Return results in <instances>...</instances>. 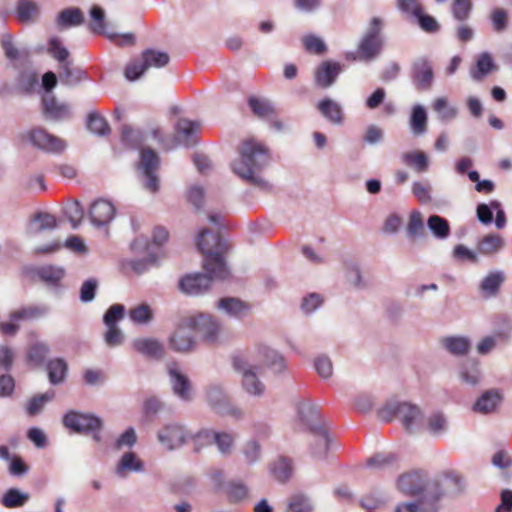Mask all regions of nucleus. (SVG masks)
I'll return each mask as SVG.
<instances>
[{
	"instance_id": "nucleus-41",
	"label": "nucleus",
	"mask_w": 512,
	"mask_h": 512,
	"mask_svg": "<svg viewBox=\"0 0 512 512\" xmlns=\"http://www.w3.org/2000/svg\"><path fill=\"white\" fill-rule=\"evenodd\" d=\"M84 22V15L79 8H67L62 10L57 17V26L60 29L79 26Z\"/></svg>"
},
{
	"instance_id": "nucleus-59",
	"label": "nucleus",
	"mask_w": 512,
	"mask_h": 512,
	"mask_svg": "<svg viewBox=\"0 0 512 512\" xmlns=\"http://www.w3.org/2000/svg\"><path fill=\"white\" fill-rule=\"evenodd\" d=\"M347 269L348 271L346 278L351 286L359 290L367 288L368 283L364 279L361 269L357 264L351 263L348 265Z\"/></svg>"
},
{
	"instance_id": "nucleus-37",
	"label": "nucleus",
	"mask_w": 512,
	"mask_h": 512,
	"mask_svg": "<svg viewBox=\"0 0 512 512\" xmlns=\"http://www.w3.org/2000/svg\"><path fill=\"white\" fill-rule=\"evenodd\" d=\"M505 246L504 238L499 234H488L478 242V251L483 255H494Z\"/></svg>"
},
{
	"instance_id": "nucleus-53",
	"label": "nucleus",
	"mask_w": 512,
	"mask_h": 512,
	"mask_svg": "<svg viewBox=\"0 0 512 512\" xmlns=\"http://www.w3.org/2000/svg\"><path fill=\"white\" fill-rule=\"evenodd\" d=\"M504 280L501 272L489 273L480 284V289L486 297L495 296Z\"/></svg>"
},
{
	"instance_id": "nucleus-34",
	"label": "nucleus",
	"mask_w": 512,
	"mask_h": 512,
	"mask_svg": "<svg viewBox=\"0 0 512 512\" xmlns=\"http://www.w3.org/2000/svg\"><path fill=\"white\" fill-rule=\"evenodd\" d=\"M427 113L425 108L420 105H414L411 111L409 126L413 135H423L427 131Z\"/></svg>"
},
{
	"instance_id": "nucleus-5",
	"label": "nucleus",
	"mask_w": 512,
	"mask_h": 512,
	"mask_svg": "<svg viewBox=\"0 0 512 512\" xmlns=\"http://www.w3.org/2000/svg\"><path fill=\"white\" fill-rule=\"evenodd\" d=\"M239 356H246L250 361L263 368L270 370L272 373L279 375L286 371L287 364L285 357L276 349L266 345L257 344L247 352L237 353Z\"/></svg>"
},
{
	"instance_id": "nucleus-24",
	"label": "nucleus",
	"mask_w": 512,
	"mask_h": 512,
	"mask_svg": "<svg viewBox=\"0 0 512 512\" xmlns=\"http://www.w3.org/2000/svg\"><path fill=\"white\" fill-rule=\"evenodd\" d=\"M412 77L417 88L427 90L433 82V70L430 62L425 58H419L413 63Z\"/></svg>"
},
{
	"instance_id": "nucleus-15",
	"label": "nucleus",
	"mask_w": 512,
	"mask_h": 512,
	"mask_svg": "<svg viewBox=\"0 0 512 512\" xmlns=\"http://www.w3.org/2000/svg\"><path fill=\"white\" fill-rule=\"evenodd\" d=\"M131 249L138 254H143L144 258L134 259L126 262V267L130 268L136 274H142L158 260V254L151 250L145 237H137L131 244Z\"/></svg>"
},
{
	"instance_id": "nucleus-50",
	"label": "nucleus",
	"mask_w": 512,
	"mask_h": 512,
	"mask_svg": "<svg viewBox=\"0 0 512 512\" xmlns=\"http://www.w3.org/2000/svg\"><path fill=\"white\" fill-rule=\"evenodd\" d=\"M273 477L279 482L287 481L292 474L291 460L286 457L277 458L270 467Z\"/></svg>"
},
{
	"instance_id": "nucleus-9",
	"label": "nucleus",
	"mask_w": 512,
	"mask_h": 512,
	"mask_svg": "<svg viewBox=\"0 0 512 512\" xmlns=\"http://www.w3.org/2000/svg\"><path fill=\"white\" fill-rule=\"evenodd\" d=\"M21 138L29 142L34 148L48 154H60L67 148L64 139L41 127L31 128L23 132Z\"/></svg>"
},
{
	"instance_id": "nucleus-62",
	"label": "nucleus",
	"mask_w": 512,
	"mask_h": 512,
	"mask_svg": "<svg viewBox=\"0 0 512 512\" xmlns=\"http://www.w3.org/2000/svg\"><path fill=\"white\" fill-rule=\"evenodd\" d=\"M226 493L232 502H241L248 497V487L242 482H230L227 485Z\"/></svg>"
},
{
	"instance_id": "nucleus-31",
	"label": "nucleus",
	"mask_w": 512,
	"mask_h": 512,
	"mask_svg": "<svg viewBox=\"0 0 512 512\" xmlns=\"http://www.w3.org/2000/svg\"><path fill=\"white\" fill-rule=\"evenodd\" d=\"M423 488L424 481L418 472L403 474L397 480V489L405 495H416Z\"/></svg>"
},
{
	"instance_id": "nucleus-58",
	"label": "nucleus",
	"mask_w": 512,
	"mask_h": 512,
	"mask_svg": "<svg viewBox=\"0 0 512 512\" xmlns=\"http://www.w3.org/2000/svg\"><path fill=\"white\" fill-rule=\"evenodd\" d=\"M88 129L99 136L107 135L110 132L106 120L97 113H90L87 118Z\"/></svg>"
},
{
	"instance_id": "nucleus-44",
	"label": "nucleus",
	"mask_w": 512,
	"mask_h": 512,
	"mask_svg": "<svg viewBox=\"0 0 512 512\" xmlns=\"http://www.w3.org/2000/svg\"><path fill=\"white\" fill-rule=\"evenodd\" d=\"M298 414L301 421L307 425L311 431V424L322 425L319 419L317 407L309 401H301L298 403Z\"/></svg>"
},
{
	"instance_id": "nucleus-61",
	"label": "nucleus",
	"mask_w": 512,
	"mask_h": 512,
	"mask_svg": "<svg viewBox=\"0 0 512 512\" xmlns=\"http://www.w3.org/2000/svg\"><path fill=\"white\" fill-rule=\"evenodd\" d=\"M249 106L253 113L261 118H268L274 113L271 103L264 99L252 97L249 99Z\"/></svg>"
},
{
	"instance_id": "nucleus-18",
	"label": "nucleus",
	"mask_w": 512,
	"mask_h": 512,
	"mask_svg": "<svg viewBox=\"0 0 512 512\" xmlns=\"http://www.w3.org/2000/svg\"><path fill=\"white\" fill-rule=\"evenodd\" d=\"M206 273H194L182 277L179 281L181 292L189 296H199L207 292L211 287V280L216 278Z\"/></svg>"
},
{
	"instance_id": "nucleus-8",
	"label": "nucleus",
	"mask_w": 512,
	"mask_h": 512,
	"mask_svg": "<svg viewBox=\"0 0 512 512\" xmlns=\"http://www.w3.org/2000/svg\"><path fill=\"white\" fill-rule=\"evenodd\" d=\"M382 26L380 18L371 19L369 27L358 45L357 56L354 59L371 61L380 54L384 42L381 35Z\"/></svg>"
},
{
	"instance_id": "nucleus-7",
	"label": "nucleus",
	"mask_w": 512,
	"mask_h": 512,
	"mask_svg": "<svg viewBox=\"0 0 512 512\" xmlns=\"http://www.w3.org/2000/svg\"><path fill=\"white\" fill-rule=\"evenodd\" d=\"M64 425L78 433L91 434L92 439L100 443L102 441L101 430L103 421L100 417L90 413L70 411L64 415Z\"/></svg>"
},
{
	"instance_id": "nucleus-42",
	"label": "nucleus",
	"mask_w": 512,
	"mask_h": 512,
	"mask_svg": "<svg viewBox=\"0 0 512 512\" xmlns=\"http://www.w3.org/2000/svg\"><path fill=\"white\" fill-rule=\"evenodd\" d=\"M30 499V495L17 488L8 489L1 498V504L8 509L23 507Z\"/></svg>"
},
{
	"instance_id": "nucleus-14",
	"label": "nucleus",
	"mask_w": 512,
	"mask_h": 512,
	"mask_svg": "<svg viewBox=\"0 0 512 512\" xmlns=\"http://www.w3.org/2000/svg\"><path fill=\"white\" fill-rule=\"evenodd\" d=\"M168 376L173 394L183 402L193 401L195 397L193 385L177 364L168 366Z\"/></svg>"
},
{
	"instance_id": "nucleus-21",
	"label": "nucleus",
	"mask_w": 512,
	"mask_h": 512,
	"mask_svg": "<svg viewBox=\"0 0 512 512\" xmlns=\"http://www.w3.org/2000/svg\"><path fill=\"white\" fill-rule=\"evenodd\" d=\"M145 464L134 452H125L117 462L115 473L118 477L125 478L130 473H143Z\"/></svg>"
},
{
	"instance_id": "nucleus-33",
	"label": "nucleus",
	"mask_w": 512,
	"mask_h": 512,
	"mask_svg": "<svg viewBox=\"0 0 512 512\" xmlns=\"http://www.w3.org/2000/svg\"><path fill=\"white\" fill-rule=\"evenodd\" d=\"M432 109L442 122H449L457 118L458 108L451 104L446 96L438 97L432 102Z\"/></svg>"
},
{
	"instance_id": "nucleus-16",
	"label": "nucleus",
	"mask_w": 512,
	"mask_h": 512,
	"mask_svg": "<svg viewBox=\"0 0 512 512\" xmlns=\"http://www.w3.org/2000/svg\"><path fill=\"white\" fill-rule=\"evenodd\" d=\"M158 166V155L152 149H143L141 151L139 168L145 177L144 187L150 192H156L159 189V179L156 175Z\"/></svg>"
},
{
	"instance_id": "nucleus-54",
	"label": "nucleus",
	"mask_w": 512,
	"mask_h": 512,
	"mask_svg": "<svg viewBox=\"0 0 512 512\" xmlns=\"http://www.w3.org/2000/svg\"><path fill=\"white\" fill-rule=\"evenodd\" d=\"M49 380L52 384H60L67 373V363L60 358L49 361L47 365Z\"/></svg>"
},
{
	"instance_id": "nucleus-26",
	"label": "nucleus",
	"mask_w": 512,
	"mask_h": 512,
	"mask_svg": "<svg viewBox=\"0 0 512 512\" xmlns=\"http://www.w3.org/2000/svg\"><path fill=\"white\" fill-rule=\"evenodd\" d=\"M1 45L6 57L12 61L14 68H26L29 64V53L25 49H17L12 43L10 34H3Z\"/></svg>"
},
{
	"instance_id": "nucleus-39",
	"label": "nucleus",
	"mask_w": 512,
	"mask_h": 512,
	"mask_svg": "<svg viewBox=\"0 0 512 512\" xmlns=\"http://www.w3.org/2000/svg\"><path fill=\"white\" fill-rule=\"evenodd\" d=\"M406 235L412 240L425 236L424 219L420 211L413 210L410 212L406 225Z\"/></svg>"
},
{
	"instance_id": "nucleus-10",
	"label": "nucleus",
	"mask_w": 512,
	"mask_h": 512,
	"mask_svg": "<svg viewBox=\"0 0 512 512\" xmlns=\"http://www.w3.org/2000/svg\"><path fill=\"white\" fill-rule=\"evenodd\" d=\"M169 62V56L165 52L157 50H145L139 59L132 60L125 68V77L129 81L139 79L149 68H162Z\"/></svg>"
},
{
	"instance_id": "nucleus-17",
	"label": "nucleus",
	"mask_w": 512,
	"mask_h": 512,
	"mask_svg": "<svg viewBox=\"0 0 512 512\" xmlns=\"http://www.w3.org/2000/svg\"><path fill=\"white\" fill-rule=\"evenodd\" d=\"M196 438L206 445L215 444L218 452L223 456L231 455L234 450L235 435L232 433L202 430L197 433Z\"/></svg>"
},
{
	"instance_id": "nucleus-49",
	"label": "nucleus",
	"mask_w": 512,
	"mask_h": 512,
	"mask_svg": "<svg viewBox=\"0 0 512 512\" xmlns=\"http://www.w3.org/2000/svg\"><path fill=\"white\" fill-rule=\"evenodd\" d=\"M37 276L50 285H57L64 277L65 271L62 267L45 265L37 268Z\"/></svg>"
},
{
	"instance_id": "nucleus-27",
	"label": "nucleus",
	"mask_w": 512,
	"mask_h": 512,
	"mask_svg": "<svg viewBox=\"0 0 512 512\" xmlns=\"http://www.w3.org/2000/svg\"><path fill=\"white\" fill-rule=\"evenodd\" d=\"M133 349L149 358L160 359L164 355V346L161 341L153 337L137 338L132 343Z\"/></svg>"
},
{
	"instance_id": "nucleus-55",
	"label": "nucleus",
	"mask_w": 512,
	"mask_h": 512,
	"mask_svg": "<svg viewBox=\"0 0 512 512\" xmlns=\"http://www.w3.org/2000/svg\"><path fill=\"white\" fill-rule=\"evenodd\" d=\"M85 76L81 70H74L69 62H64L61 65L60 81L66 85H75L79 83Z\"/></svg>"
},
{
	"instance_id": "nucleus-48",
	"label": "nucleus",
	"mask_w": 512,
	"mask_h": 512,
	"mask_svg": "<svg viewBox=\"0 0 512 512\" xmlns=\"http://www.w3.org/2000/svg\"><path fill=\"white\" fill-rule=\"evenodd\" d=\"M417 510L421 512H438V499L433 498L431 501L424 499L417 504L412 502L402 503L395 508V512H416Z\"/></svg>"
},
{
	"instance_id": "nucleus-12",
	"label": "nucleus",
	"mask_w": 512,
	"mask_h": 512,
	"mask_svg": "<svg viewBox=\"0 0 512 512\" xmlns=\"http://www.w3.org/2000/svg\"><path fill=\"white\" fill-rule=\"evenodd\" d=\"M189 319L194 322L193 329L199 337L208 343L218 342L223 335L222 323L211 314L190 313Z\"/></svg>"
},
{
	"instance_id": "nucleus-30",
	"label": "nucleus",
	"mask_w": 512,
	"mask_h": 512,
	"mask_svg": "<svg viewBox=\"0 0 512 512\" xmlns=\"http://www.w3.org/2000/svg\"><path fill=\"white\" fill-rule=\"evenodd\" d=\"M43 110L47 118L52 120H63L71 116V108L68 103L59 102L54 96L43 98Z\"/></svg>"
},
{
	"instance_id": "nucleus-1",
	"label": "nucleus",
	"mask_w": 512,
	"mask_h": 512,
	"mask_svg": "<svg viewBox=\"0 0 512 512\" xmlns=\"http://www.w3.org/2000/svg\"><path fill=\"white\" fill-rule=\"evenodd\" d=\"M269 163V154L265 147L254 140H247L239 148V157L231 163L232 171L240 178L259 187L270 190L271 185L266 181L261 171Z\"/></svg>"
},
{
	"instance_id": "nucleus-64",
	"label": "nucleus",
	"mask_w": 512,
	"mask_h": 512,
	"mask_svg": "<svg viewBox=\"0 0 512 512\" xmlns=\"http://www.w3.org/2000/svg\"><path fill=\"white\" fill-rule=\"evenodd\" d=\"M49 54L59 61L61 64L66 62L69 51L62 45V42L57 37H52L48 44Z\"/></svg>"
},
{
	"instance_id": "nucleus-51",
	"label": "nucleus",
	"mask_w": 512,
	"mask_h": 512,
	"mask_svg": "<svg viewBox=\"0 0 512 512\" xmlns=\"http://www.w3.org/2000/svg\"><path fill=\"white\" fill-rule=\"evenodd\" d=\"M16 12L20 22L28 23L34 21L37 18L39 7L35 2L31 0H19Z\"/></svg>"
},
{
	"instance_id": "nucleus-4",
	"label": "nucleus",
	"mask_w": 512,
	"mask_h": 512,
	"mask_svg": "<svg viewBox=\"0 0 512 512\" xmlns=\"http://www.w3.org/2000/svg\"><path fill=\"white\" fill-rule=\"evenodd\" d=\"M233 368L241 375L243 390L252 397L260 398L265 394L266 386L259 379L260 366L246 356L235 354L232 359Z\"/></svg>"
},
{
	"instance_id": "nucleus-11",
	"label": "nucleus",
	"mask_w": 512,
	"mask_h": 512,
	"mask_svg": "<svg viewBox=\"0 0 512 512\" xmlns=\"http://www.w3.org/2000/svg\"><path fill=\"white\" fill-rule=\"evenodd\" d=\"M205 400L208 406L219 415L232 416L241 419L243 411L234 406L224 387L218 383L209 384L205 388Z\"/></svg>"
},
{
	"instance_id": "nucleus-13",
	"label": "nucleus",
	"mask_w": 512,
	"mask_h": 512,
	"mask_svg": "<svg viewBox=\"0 0 512 512\" xmlns=\"http://www.w3.org/2000/svg\"><path fill=\"white\" fill-rule=\"evenodd\" d=\"M187 429L176 422L163 425L157 432V440L167 451H173L183 446L189 439Z\"/></svg>"
},
{
	"instance_id": "nucleus-40",
	"label": "nucleus",
	"mask_w": 512,
	"mask_h": 512,
	"mask_svg": "<svg viewBox=\"0 0 512 512\" xmlns=\"http://www.w3.org/2000/svg\"><path fill=\"white\" fill-rule=\"evenodd\" d=\"M318 109L330 122L335 124L343 122L342 108L336 101L325 98L318 103Z\"/></svg>"
},
{
	"instance_id": "nucleus-3",
	"label": "nucleus",
	"mask_w": 512,
	"mask_h": 512,
	"mask_svg": "<svg viewBox=\"0 0 512 512\" xmlns=\"http://www.w3.org/2000/svg\"><path fill=\"white\" fill-rule=\"evenodd\" d=\"M378 417L385 422L397 417L404 428L411 432L421 428L424 420L422 411L417 405L398 401L387 402L378 410Z\"/></svg>"
},
{
	"instance_id": "nucleus-63",
	"label": "nucleus",
	"mask_w": 512,
	"mask_h": 512,
	"mask_svg": "<svg viewBox=\"0 0 512 512\" xmlns=\"http://www.w3.org/2000/svg\"><path fill=\"white\" fill-rule=\"evenodd\" d=\"M412 194L421 204H428L432 200V187L427 182L415 181L412 183Z\"/></svg>"
},
{
	"instance_id": "nucleus-23",
	"label": "nucleus",
	"mask_w": 512,
	"mask_h": 512,
	"mask_svg": "<svg viewBox=\"0 0 512 512\" xmlns=\"http://www.w3.org/2000/svg\"><path fill=\"white\" fill-rule=\"evenodd\" d=\"M421 428L432 437H442L449 430L448 417L441 411H434L423 420Z\"/></svg>"
},
{
	"instance_id": "nucleus-35",
	"label": "nucleus",
	"mask_w": 512,
	"mask_h": 512,
	"mask_svg": "<svg viewBox=\"0 0 512 512\" xmlns=\"http://www.w3.org/2000/svg\"><path fill=\"white\" fill-rule=\"evenodd\" d=\"M495 69V63L492 56L488 52L478 55L476 64L470 70L471 77L476 81H481Z\"/></svg>"
},
{
	"instance_id": "nucleus-56",
	"label": "nucleus",
	"mask_w": 512,
	"mask_h": 512,
	"mask_svg": "<svg viewBox=\"0 0 512 512\" xmlns=\"http://www.w3.org/2000/svg\"><path fill=\"white\" fill-rule=\"evenodd\" d=\"M54 396V391H48L44 394L31 398L26 405V412L31 416L39 414L44 405L51 401Z\"/></svg>"
},
{
	"instance_id": "nucleus-6",
	"label": "nucleus",
	"mask_w": 512,
	"mask_h": 512,
	"mask_svg": "<svg viewBox=\"0 0 512 512\" xmlns=\"http://www.w3.org/2000/svg\"><path fill=\"white\" fill-rule=\"evenodd\" d=\"M193 324L188 314L179 318L175 329L167 338L169 349L177 353H189L195 349L197 341Z\"/></svg>"
},
{
	"instance_id": "nucleus-60",
	"label": "nucleus",
	"mask_w": 512,
	"mask_h": 512,
	"mask_svg": "<svg viewBox=\"0 0 512 512\" xmlns=\"http://www.w3.org/2000/svg\"><path fill=\"white\" fill-rule=\"evenodd\" d=\"M48 353L49 348L46 344L36 343L29 349L28 361L34 366H41L44 363Z\"/></svg>"
},
{
	"instance_id": "nucleus-43",
	"label": "nucleus",
	"mask_w": 512,
	"mask_h": 512,
	"mask_svg": "<svg viewBox=\"0 0 512 512\" xmlns=\"http://www.w3.org/2000/svg\"><path fill=\"white\" fill-rule=\"evenodd\" d=\"M128 317L134 324L148 325L154 318V312L150 305L141 303L129 309Z\"/></svg>"
},
{
	"instance_id": "nucleus-19",
	"label": "nucleus",
	"mask_w": 512,
	"mask_h": 512,
	"mask_svg": "<svg viewBox=\"0 0 512 512\" xmlns=\"http://www.w3.org/2000/svg\"><path fill=\"white\" fill-rule=\"evenodd\" d=\"M342 71L343 66L339 62L324 61L315 70V84L320 88H328L335 83Z\"/></svg>"
},
{
	"instance_id": "nucleus-32",
	"label": "nucleus",
	"mask_w": 512,
	"mask_h": 512,
	"mask_svg": "<svg viewBox=\"0 0 512 512\" xmlns=\"http://www.w3.org/2000/svg\"><path fill=\"white\" fill-rule=\"evenodd\" d=\"M441 346L454 356L466 355L471 347L470 340L465 336H445L440 339Z\"/></svg>"
},
{
	"instance_id": "nucleus-45",
	"label": "nucleus",
	"mask_w": 512,
	"mask_h": 512,
	"mask_svg": "<svg viewBox=\"0 0 512 512\" xmlns=\"http://www.w3.org/2000/svg\"><path fill=\"white\" fill-rule=\"evenodd\" d=\"M401 161L403 164L415 168L418 172H425L429 166L427 155L422 151H409L402 153Z\"/></svg>"
},
{
	"instance_id": "nucleus-52",
	"label": "nucleus",
	"mask_w": 512,
	"mask_h": 512,
	"mask_svg": "<svg viewBox=\"0 0 512 512\" xmlns=\"http://www.w3.org/2000/svg\"><path fill=\"white\" fill-rule=\"evenodd\" d=\"M241 453L244 461L249 465H253L261 459L262 446L257 439L252 438L244 443L241 448Z\"/></svg>"
},
{
	"instance_id": "nucleus-38",
	"label": "nucleus",
	"mask_w": 512,
	"mask_h": 512,
	"mask_svg": "<svg viewBox=\"0 0 512 512\" xmlns=\"http://www.w3.org/2000/svg\"><path fill=\"white\" fill-rule=\"evenodd\" d=\"M199 123L188 119H179L175 125L177 138L184 145L193 143V135L199 130Z\"/></svg>"
},
{
	"instance_id": "nucleus-25",
	"label": "nucleus",
	"mask_w": 512,
	"mask_h": 512,
	"mask_svg": "<svg viewBox=\"0 0 512 512\" xmlns=\"http://www.w3.org/2000/svg\"><path fill=\"white\" fill-rule=\"evenodd\" d=\"M1 45L6 57L12 61L14 68H26L29 64V53L25 49H17L12 43L10 34H3Z\"/></svg>"
},
{
	"instance_id": "nucleus-20",
	"label": "nucleus",
	"mask_w": 512,
	"mask_h": 512,
	"mask_svg": "<svg viewBox=\"0 0 512 512\" xmlns=\"http://www.w3.org/2000/svg\"><path fill=\"white\" fill-rule=\"evenodd\" d=\"M215 307L226 316L242 319L250 312V305L238 298L223 297L216 302Z\"/></svg>"
},
{
	"instance_id": "nucleus-36",
	"label": "nucleus",
	"mask_w": 512,
	"mask_h": 512,
	"mask_svg": "<svg viewBox=\"0 0 512 512\" xmlns=\"http://www.w3.org/2000/svg\"><path fill=\"white\" fill-rule=\"evenodd\" d=\"M49 312V307L45 305L41 306H25L18 310H15L11 313V319L13 321H18L19 323L22 321H29L41 318L47 315Z\"/></svg>"
},
{
	"instance_id": "nucleus-2",
	"label": "nucleus",
	"mask_w": 512,
	"mask_h": 512,
	"mask_svg": "<svg viewBox=\"0 0 512 512\" xmlns=\"http://www.w3.org/2000/svg\"><path fill=\"white\" fill-rule=\"evenodd\" d=\"M197 246L204 255L203 267L216 280H225L230 276V269L223 257L228 249L227 243L218 234L203 229L197 240Z\"/></svg>"
},
{
	"instance_id": "nucleus-28",
	"label": "nucleus",
	"mask_w": 512,
	"mask_h": 512,
	"mask_svg": "<svg viewBox=\"0 0 512 512\" xmlns=\"http://www.w3.org/2000/svg\"><path fill=\"white\" fill-rule=\"evenodd\" d=\"M89 213L93 225L103 226L113 219L115 209L109 201L99 199L91 205Z\"/></svg>"
},
{
	"instance_id": "nucleus-22",
	"label": "nucleus",
	"mask_w": 512,
	"mask_h": 512,
	"mask_svg": "<svg viewBox=\"0 0 512 512\" xmlns=\"http://www.w3.org/2000/svg\"><path fill=\"white\" fill-rule=\"evenodd\" d=\"M314 437L312 444V454L317 459H323L327 456L333 443L327 430L322 425L311 424V431Z\"/></svg>"
},
{
	"instance_id": "nucleus-29",
	"label": "nucleus",
	"mask_w": 512,
	"mask_h": 512,
	"mask_svg": "<svg viewBox=\"0 0 512 512\" xmlns=\"http://www.w3.org/2000/svg\"><path fill=\"white\" fill-rule=\"evenodd\" d=\"M502 401V394L491 389L484 392L473 404V411L483 415L494 413Z\"/></svg>"
},
{
	"instance_id": "nucleus-57",
	"label": "nucleus",
	"mask_w": 512,
	"mask_h": 512,
	"mask_svg": "<svg viewBox=\"0 0 512 512\" xmlns=\"http://www.w3.org/2000/svg\"><path fill=\"white\" fill-rule=\"evenodd\" d=\"M313 504L311 500L302 494L293 495L288 503L286 512H312Z\"/></svg>"
},
{
	"instance_id": "nucleus-46",
	"label": "nucleus",
	"mask_w": 512,
	"mask_h": 512,
	"mask_svg": "<svg viewBox=\"0 0 512 512\" xmlns=\"http://www.w3.org/2000/svg\"><path fill=\"white\" fill-rule=\"evenodd\" d=\"M427 227L432 235L439 240H445L450 236L448 221L439 215H431L427 220Z\"/></svg>"
},
{
	"instance_id": "nucleus-47",
	"label": "nucleus",
	"mask_w": 512,
	"mask_h": 512,
	"mask_svg": "<svg viewBox=\"0 0 512 512\" xmlns=\"http://www.w3.org/2000/svg\"><path fill=\"white\" fill-rule=\"evenodd\" d=\"M57 226L56 218L48 213H38L32 219L29 231L31 234H39L44 231L52 230Z\"/></svg>"
}]
</instances>
